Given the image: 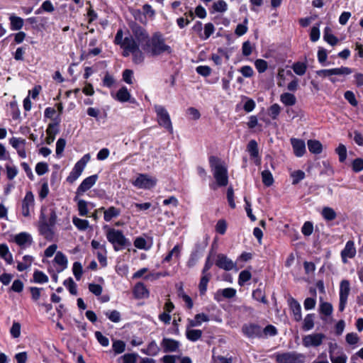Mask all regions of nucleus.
Here are the masks:
<instances>
[{
  "mask_svg": "<svg viewBox=\"0 0 363 363\" xmlns=\"http://www.w3.org/2000/svg\"><path fill=\"white\" fill-rule=\"evenodd\" d=\"M99 211H104V218L106 222L111 221L113 218H117L121 214V210L114 206H111L107 209L101 207Z\"/></svg>",
  "mask_w": 363,
  "mask_h": 363,
  "instance_id": "5701e85b",
  "label": "nucleus"
},
{
  "mask_svg": "<svg viewBox=\"0 0 363 363\" xmlns=\"http://www.w3.org/2000/svg\"><path fill=\"white\" fill-rule=\"evenodd\" d=\"M305 172L302 170H296L291 173L292 184L296 185L305 178Z\"/></svg>",
  "mask_w": 363,
  "mask_h": 363,
  "instance_id": "a19ab883",
  "label": "nucleus"
},
{
  "mask_svg": "<svg viewBox=\"0 0 363 363\" xmlns=\"http://www.w3.org/2000/svg\"><path fill=\"white\" fill-rule=\"evenodd\" d=\"M33 280L35 283L43 284L48 281V277L43 272L36 270L33 273Z\"/></svg>",
  "mask_w": 363,
  "mask_h": 363,
  "instance_id": "37998d69",
  "label": "nucleus"
},
{
  "mask_svg": "<svg viewBox=\"0 0 363 363\" xmlns=\"http://www.w3.org/2000/svg\"><path fill=\"white\" fill-rule=\"evenodd\" d=\"M321 214L324 219L328 221L335 220L337 216L335 211L330 207H324Z\"/></svg>",
  "mask_w": 363,
  "mask_h": 363,
  "instance_id": "4c0bfd02",
  "label": "nucleus"
},
{
  "mask_svg": "<svg viewBox=\"0 0 363 363\" xmlns=\"http://www.w3.org/2000/svg\"><path fill=\"white\" fill-rule=\"evenodd\" d=\"M106 229V236L109 242L113 245L115 251H118L130 245V242L123 235V232L107 225L104 226Z\"/></svg>",
  "mask_w": 363,
  "mask_h": 363,
  "instance_id": "7ed1b4c3",
  "label": "nucleus"
},
{
  "mask_svg": "<svg viewBox=\"0 0 363 363\" xmlns=\"http://www.w3.org/2000/svg\"><path fill=\"white\" fill-rule=\"evenodd\" d=\"M330 29L328 27H326L324 30V40L331 45H335L337 44L338 39L332 33H330Z\"/></svg>",
  "mask_w": 363,
  "mask_h": 363,
  "instance_id": "ea45409f",
  "label": "nucleus"
},
{
  "mask_svg": "<svg viewBox=\"0 0 363 363\" xmlns=\"http://www.w3.org/2000/svg\"><path fill=\"white\" fill-rule=\"evenodd\" d=\"M52 227V226L45 220L44 215L41 213L38 230L40 234L48 240H52L53 238L54 233Z\"/></svg>",
  "mask_w": 363,
  "mask_h": 363,
  "instance_id": "ddd939ff",
  "label": "nucleus"
},
{
  "mask_svg": "<svg viewBox=\"0 0 363 363\" xmlns=\"http://www.w3.org/2000/svg\"><path fill=\"white\" fill-rule=\"evenodd\" d=\"M10 333L13 337H18L21 335V324L19 323L14 322L11 328Z\"/></svg>",
  "mask_w": 363,
  "mask_h": 363,
  "instance_id": "69168bd1",
  "label": "nucleus"
},
{
  "mask_svg": "<svg viewBox=\"0 0 363 363\" xmlns=\"http://www.w3.org/2000/svg\"><path fill=\"white\" fill-rule=\"evenodd\" d=\"M308 148L312 154L318 155L322 152L323 145L317 140H308L307 142Z\"/></svg>",
  "mask_w": 363,
  "mask_h": 363,
  "instance_id": "a878e982",
  "label": "nucleus"
},
{
  "mask_svg": "<svg viewBox=\"0 0 363 363\" xmlns=\"http://www.w3.org/2000/svg\"><path fill=\"white\" fill-rule=\"evenodd\" d=\"M275 357L277 363H303L306 360L304 354L296 352L278 353Z\"/></svg>",
  "mask_w": 363,
  "mask_h": 363,
  "instance_id": "423d86ee",
  "label": "nucleus"
},
{
  "mask_svg": "<svg viewBox=\"0 0 363 363\" xmlns=\"http://www.w3.org/2000/svg\"><path fill=\"white\" fill-rule=\"evenodd\" d=\"M314 318L315 315L313 313H309L306 315L303 319L302 328L304 331H308L313 328L314 327Z\"/></svg>",
  "mask_w": 363,
  "mask_h": 363,
  "instance_id": "473e14b6",
  "label": "nucleus"
},
{
  "mask_svg": "<svg viewBox=\"0 0 363 363\" xmlns=\"http://www.w3.org/2000/svg\"><path fill=\"white\" fill-rule=\"evenodd\" d=\"M334 75H348L352 73V69L347 67L333 68Z\"/></svg>",
  "mask_w": 363,
  "mask_h": 363,
  "instance_id": "e2e57ef3",
  "label": "nucleus"
},
{
  "mask_svg": "<svg viewBox=\"0 0 363 363\" xmlns=\"http://www.w3.org/2000/svg\"><path fill=\"white\" fill-rule=\"evenodd\" d=\"M356 255V249L354 247V243L352 240L347 242L345 248L341 252V257L342 262L346 263L347 258H353Z\"/></svg>",
  "mask_w": 363,
  "mask_h": 363,
  "instance_id": "aec40b11",
  "label": "nucleus"
},
{
  "mask_svg": "<svg viewBox=\"0 0 363 363\" xmlns=\"http://www.w3.org/2000/svg\"><path fill=\"white\" fill-rule=\"evenodd\" d=\"M262 179L263 184L267 186H270L274 183V178L269 169H264L262 172Z\"/></svg>",
  "mask_w": 363,
  "mask_h": 363,
  "instance_id": "58836bf2",
  "label": "nucleus"
},
{
  "mask_svg": "<svg viewBox=\"0 0 363 363\" xmlns=\"http://www.w3.org/2000/svg\"><path fill=\"white\" fill-rule=\"evenodd\" d=\"M160 345L165 353L176 352L180 346L179 341L168 337H164Z\"/></svg>",
  "mask_w": 363,
  "mask_h": 363,
  "instance_id": "dca6fc26",
  "label": "nucleus"
},
{
  "mask_svg": "<svg viewBox=\"0 0 363 363\" xmlns=\"http://www.w3.org/2000/svg\"><path fill=\"white\" fill-rule=\"evenodd\" d=\"M280 101L285 106H294L296 103V98L293 94L285 92L281 94Z\"/></svg>",
  "mask_w": 363,
  "mask_h": 363,
  "instance_id": "c756f323",
  "label": "nucleus"
},
{
  "mask_svg": "<svg viewBox=\"0 0 363 363\" xmlns=\"http://www.w3.org/2000/svg\"><path fill=\"white\" fill-rule=\"evenodd\" d=\"M202 331L201 330L186 328V336L187 339L192 342H196L201 337Z\"/></svg>",
  "mask_w": 363,
  "mask_h": 363,
  "instance_id": "72a5a7b5",
  "label": "nucleus"
},
{
  "mask_svg": "<svg viewBox=\"0 0 363 363\" xmlns=\"http://www.w3.org/2000/svg\"><path fill=\"white\" fill-rule=\"evenodd\" d=\"M227 223L225 220H219L216 225V230L220 235H224L226 232Z\"/></svg>",
  "mask_w": 363,
  "mask_h": 363,
  "instance_id": "680f3d73",
  "label": "nucleus"
},
{
  "mask_svg": "<svg viewBox=\"0 0 363 363\" xmlns=\"http://www.w3.org/2000/svg\"><path fill=\"white\" fill-rule=\"evenodd\" d=\"M255 66L259 73L264 72L267 69V62L264 60L258 59L255 62Z\"/></svg>",
  "mask_w": 363,
  "mask_h": 363,
  "instance_id": "13d9d810",
  "label": "nucleus"
},
{
  "mask_svg": "<svg viewBox=\"0 0 363 363\" xmlns=\"http://www.w3.org/2000/svg\"><path fill=\"white\" fill-rule=\"evenodd\" d=\"M325 337V336L323 333H313L305 335L302 340L303 345L306 347H318L323 343Z\"/></svg>",
  "mask_w": 363,
  "mask_h": 363,
  "instance_id": "9b49d317",
  "label": "nucleus"
},
{
  "mask_svg": "<svg viewBox=\"0 0 363 363\" xmlns=\"http://www.w3.org/2000/svg\"><path fill=\"white\" fill-rule=\"evenodd\" d=\"M104 314L113 323H118L121 320V313L116 310L106 311Z\"/></svg>",
  "mask_w": 363,
  "mask_h": 363,
  "instance_id": "c03bdc74",
  "label": "nucleus"
},
{
  "mask_svg": "<svg viewBox=\"0 0 363 363\" xmlns=\"http://www.w3.org/2000/svg\"><path fill=\"white\" fill-rule=\"evenodd\" d=\"M90 155L86 154L75 164L72 172L67 178V181L69 183L72 184L80 177L86 164L90 160Z\"/></svg>",
  "mask_w": 363,
  "mask_h": 363,
  "instance_id": "0eeeda50",
  "label": "nucleus"
},
{
  "mask_svg": "<svg viewBox=\"0 0 363 363\" xmlns=\"http://www.w3.org/2000/svg\"><path fill=\"white\" fill-rule=\"evenodd\" d=\"M88 203L83 200L80 199L79 200L77 203V207L79 211V214L81 216H86L88 214V208H87Z\"/></svg>",
  "mask_w": 363,
  "mask_h": 363,
  "instance_id": "8fccbe9b",
  "label": "nucleus"
},
{
  "mask_svg": "<svg viewBox=\"0 0 363 363\" xmlns=\"http://www.w3.org/2000/svg\"><path fill=\"white\" fill-rule=\"evenodd\" d=\"M143 50L152 57L171 54L172 52V48L166 44L164 35L160 32L154 33L143 45Z\"/></svg>",
  "mask_w": 363,
  "mask_h": 363,
  "instance_id": "f257e3e1",
  "label": "nucleus"
},
{
  "mask_svg": "<svg viewBox=\"0 0 363 363\" xmlns=\"http://www.w3.org/2000/svg\"><path fill=\"white\" fill-rule=\"evenodd\" d=\"M336 152L339 155L340 162H343L347 157L346 147L342 144H340L338 147L336 148Z\"/></svg>",
  "mask_w": 363,
  "mask_h": 363,
  "instance_id": "6e6d98bb",
  "label": "nucleus"
},
{
  "mask_svg": "<svg viewBox=\"0 0 363 363\" xmlns=\"http://www.w3.org/2000/svg\"><path fill=\"white\" fill-rule=\"evenodd\" d=\"M14 241L20 247H26L31 245L33 238L29 233L23 232L15 235Z\"/></svg>",
  "mask_w": 363,
  "mask_h": 363,
  "instance_id": "412c9836",
  "label": "nucleus"
},
{
  "mask_svg": "<svg viewBox=\"0 0 363 363\" xmlns=\"http://www.w3.org/2000/svg\"><path fill=\"white\" fill-rule=\"evenodd\" d=\"M292 69L297 75L302 76L306 73L307 66L303 62H298L293 65Z\"/></svg>",
  "mask_w": 363,
  "mask_h": 363,
  "instance_id": "79ce46f5",
  "label": "nucleus"
},
{
  "mask_svg": "<svg viewBox=\"0 0 363 363\" xmlns=\"http://www.w3.org/2000/svg\"><path fill=\"white\" fill-rule=\"evenodd\" d=\"M216 265L220 269L230 271L236 266L232 259L223 254H218L216 261Z\"/></svg>",
  "mask_w": 363,
  "mask_h": 363,
  "instance_id": "4468645a",
  "label": "nucleus"
},
{
  "mask_svg": "<svg viewBox=\"0 0 363 363\" xmlns=\"http://www.w3.org/2000/svg\"><path fill=\"white\" fill-rule=\"evenodd\" d=\"M160 347L155 341H152L149 343L146 349L142 350V352L150 356H156L160 352Z\"/></svg>",
  "mask_w": 363,
  "mask_h": 363,
  "instance_id": "2f4dec72",
  "label": "nucleus"
},
{
  "mask_svg": "<svg viewBox=\"0 0 363 363\" xmlns=\"http://www.w3.org/2000/svg\"><path fill=\"white\" fill-rule=\"evenodd\" d=\"M211 277V274H202V277L199 284V293L201 296L206 294L208 283L209 282Z\"/></svg>",
  "mask_w": 363,
  "mask_h": 363,
  "instance_id": "c85d7f7f",
  "label": "nucleus"
},
{
  "mask_svg": "<svg viewBox=\"0 0 363 363\" xmlns=\"http://www.w3.org/2000/svg\"><path fill=\"white\" fill-rule=\"evenodd\" d=\"M243 334L249 338L261 337L262 330L260 326L256 324H245L242 328Z\"/></svg>",
  "mask_w": 363,
  "mask_h": 363,
  "instance_id": "f8f14e48",
  "label": "nucleus"
},
{
  "mask_svg": "<svg viewBox=\"0 0 363 363\" xmlns=\"http://www.w3.org/2000/svg\"><path fill=\"white\" fill-rule=\"evenodd\" d=\"M252 277V274L248 270L242 271L238 277V284L240 286H243L245 282L249 281Z\"/></svg>",
  "mask_w": 363,
  "mask_h": 363,
  "instance_id": "3c124183",
  "label": "nucleus"
},
{
  "mask_svg": "<svg viewBox=\"0 0 363 363\" xmlns=\"http://www.w3.org/2000/svg\"><path fill=\"white\" fill-rule=\"evenodd\" d=\"M72 223L79 230H86L89 227V223L87 220L81 219L77 217L72 218Z\"/></svg>",
  "mask_w": 363,
  "mask_h": 363,
  "instance_id": "c9c22d12",
  "label": "nucleus"
},
{
  "mask_svg": "<svg viewBox=\"0 0 363 363\" xmlns=\"http://www.w3.org/2000/svg\"><path fill=\"white\" fill-rule=\"evenodd\" d=\"M247 23H248L247 19L245 18L242 23H240L236 26V28L235 30V33L238 36H242L247 33V29H248L247 26Z\"/></svg>",
  "mask_w": 363,
  "mask_h": 363,
  "instance_id": "a18cd8bd",
  "label": "nucleus"
},
{
  "mask_svg": "<svg viewBox=\"0 0 363 363\" xmlns=\"http://www.w3.org/2000/svg\"><path fill=\"white\" fill-rule=\"evenodd\" d=\"M209 164L216 183L220 186H225L228 183V169L225 163L215 156L209 157Z\"/></svg>",
  "mask_w": 363,
  "mask_h": 363,
  "instance_id": "f03ea898",
  "label": "nucleus"
},
{
  "mask_svg": "<svg viewBox=\"0 0 363 363\" xmlns=\"http://www.w3.org/2000/svg\"><path fill=\"white\" fill-rule=\"evenodd\" d=\"M157 184V179L146 174H140L133 182V186L139 189H150Z\"/></svg>",
  "mask_w": 363,
  "mask_h": 363,
  "instance_id": "6e6552de",
  "label": "nucleus"
},
{
  "mask_svg": "<svg viewBox=\"0 0 363 363\" xmlns=\"http://www.w3.org/2000/svg\"><path fill=\"white\" fill-rule=\"evenodd\" d=\"M116 98L121 102H126L129 101L130 94L128 89L125 86H123L117 91Z\"/></svg>",
  "mask_w": 363,
  "mask_h": 363,
  "instance_id": "f704fd0d",
  "label": "nucleus"
},
{
  "mask_svg": "<svg viewBox=\"0 0 363 363\" xmlns=\"http://www.w3.org/2000/svg\"><path fill=\"white\" fill-rule=\"evenodd\" d=\"M54 262L57 265L56 269L58 273L62 272L67 267V257L60 251L57 252L54 258Z\"/></svg>",
  "mask_w": 363,
  "mask_h": 363,
  "instance_id": "4be33fe9",
  "label": "nucleus"
},
{
  "mask_svg": "<svg viewBox=\"0 0 363 363\" xmlns=\"http://www.w3.org/2000/svg\"><path fill=\"white\" fill-rule=\"evenodd\" d=\"M133 294L136 298H145L149 296V291L143 283L135 284Z\"/></svg>",
  "mask_w": 363,
  "mask_h": 363,
  "instance_id": "b1692460",
  "label": "nucleus"
},
{
  "mask_svg": "<svg viewBox=\"0 0 363 363\" xmlns=\"http://www.w3.org/2000/svg\"><path fill=\"white\" fill-rule=\"evenodd\" d=\"M9 20L11 29L12 30H19L23 28L24 21L22 18L13 14L10 16Z\"/></svg>",
  "mask_w": 363,
  "mask_h": 363,
  "instance_id": "bb28decb",
  "label": "nucleus"
},
{
  "mask_svg": "<svg viewBox=\"0 0 363 363\" xmlns=\"http://www.w3.org/2000/svg\"><path fill=\"white\" fill-rule=\"evenodd\" d=\"M48 137L46 138V143L50 145L55 138V135L58 133L57 123H50L46 130Z\"/></svg>",
  "mask_w": 363,
  "mask_h": 363,
  "instance_id": "393cba45",
  "label": "nucleus"
},
{
  "mask_svg": "<svg viewBox=\"0 0 363 363\" xmlns=\"http://www.w3.org/2000/svg\"><path fill=\"white\" fill-rule=\"evenodd\" d=\"M128 26L132 33L129 37H133V40L138 44V47L141 45L143 48L150 38L147 31L145 28L138 24L135 21H130L128 23Z\"/></svg>",
  "mask_w": 363,
  "mask_h": 363,
  "instance_id": "20e7f679",
  "label": "nucleus"
},
{
  "mask_svg": "<svg viewBox=\"0 0 363 363\" xmlns=\"http://www.w3.org/2000/svg\"><path fill=\"white\" fill-rule=\"evenodd\" d=\"M350 291V285L349 281L344 279L340 285V303L339 311L342 312L346 306L347 298Z\"/></svg>",
  "mask_w": 363,
  "mask_h": 363,
  "instance_id": "9d476101",
  "label": "nucleus"
},
{
  "mask_svg": "<svg viewBox=\"0 0 363 363\" xmlns=\"http://www.w3.org/2000/svg\"><path fill=\"white\" fill-rule=\"evenodd\" d=\"M72 271L76 279L78 281L80 280L83 273L82 264L79 262H74Z\"/></svg>",
  "mask_w": 363,
  "mask_h": 363,
  "instance_id": "864d4df0",
  "label": "nucleus"
},
{
  "mask_svg": "<svg viewBox=\"0 0 363 363\" xmlns=\"http://www.w3.org/2000/svg\"><path fill=\"white\" fill-rule=\"evenodd\" d=\"M290 310L292 311L294 319L296 322L302 320L301 306L300 303L293 297H289L287 300Z\"/></svg>",
  "mask_w": 363,
  "mask_h": 363,
  "instance_id": "2eb2a0df",
  "label": "nucleus"
},
{
  "mask_svg": "<svg viewBox=\"0 0 363 363\" xmlns=\"http://www.w3.org/2000/svg\"><path fill=\"white\" fill-rule=\"evenodd\" d=\"M126 48L133 54V61L135 64H141L145 60L144 53L140 50L138 44H137L133 39H128L126 40Z\"/></svg>",
  "mask_w": 363,
  "mask_h": 363,
  "instance_id": "1a4fd4ad",
  "label": "nucleus"
},
{
  "mask_svg": "<svg viewBox=\"0 0 363 363\" xmlns=\"http://www.w3.org/2000/svg\"><path fill=\"white\" fill-rule=\"evenodd\" d=\"M252 297L255 300L260 301L263 303H267V300L266 298L265 295L263 294L262 291L261 289H256L254 290L252 292Z\"/></svg>",
  "mask_w": 363,
  "mask_h": 363,
  "instance_id": "4d7b16f0",
  "label": "nucleus"
},
{
  "mask_svg": "<svg viewBox=\"0 0 363 363\" xmlns=\"http://www.w3.org/2000/svg\"><path fill=\"white\" fill-rule=\"evenodd\" d=\"M34 205V196L31 191H28L22 201V214L24 217L30 216V208Z\"/></svg>",
  "mask_w": 363,
  "mask_h": 363,
  "instance_id": "a211bd4d",
  "label": "nucleus"
},
{
  "mask_svg": "<svg viewBox=\"0 0 363 363\" xmlns=\"http://www.w3.org/2000/svg\"><path fill=\"white\" fill-rule=\"evenodd\" d=\"M215 30V27L213 23H208L204 26V33L203 36L202 35H200V38L206 40L208 39L213 33Z\"/></svg>",
  "mask_w": 363,
  "mask_h": 363,
  "instance_id": "49530a36",
  "label": "nucleus"
},
{
  "mask_svg": "<svg viewBox=\"0 0 363 363\" xmlns=\"http://www.w3.org/2000/svg\"><path fill=\"white\" fill-rule=\"evenodd\" d=\"M219 295L223 296L225 298H232L236 295V290L233 288H226L218 291L215 295V298L218 301H220Z\"/></svg>",
  "mask_w": 363,
  "mask_h": 363,
  "instance_id": "cd10ccee",
  "label": "nucleus"
},
{
  "mask_svg": "<svg viewBox=\"0 0 363 363\" xmlns=\"http://www.w3.org/2000/svg\"><path fill=\"white\" fill-rule=\"evenodd\" d=\"M98 179L97 174H94L84 179L77 189V194H82L90 189Z\"/></svg>",
  "mask_w": 363,
  "mask_h": 363,
  "instance_id": "f3484780",
  "label": "nucleus"
},
{
  "mask_svg": "<svg viewBox=\"0 0 363 363\" xmlns=\"http://www.w3.org/2000/svg\"><path fill=\"white\" fill-rule=\"evenodd\" d=\"M48 170V165L46 162H38L35 166V172L40 176L45 174Z\"/></svg>",
  "mask_w": 363,
  "mask_h": 363,
  "instance_id": "bf43d9fd",
  "label": "nucleus"
},
{
  "mask_svg": "<svg viewBox=\"0 0 363 363\" xmlns=\"http://www.w3.org/2000/svg\"><path fill=\"white\" fill-rule=\"evenodd\" d=\"M352 169L355 172L363 170V160L361 158L355 159L352 162Z\"/></svg>",
  "mask_w": 363,
  "mask_h": 363,
  "instance_id": "774afa93",
  "label": "nucleus"
},
{
  "mask_svg": "<svg viewBox=\"0 0 363 363\" xmlns=\"http://www.w3.org/2000/svg\"><path fill=\"white\" fill-rule=\"evenodd\" d=\"M9 143L11 146L15 148L16 150L22 148L23 146L26 144V140L20 138H12L9 140Z\"/></svg>",
  "mask_w": 363,
  "mask_h": 363,
  "instance_id": "603ef678",
  "label": "nucleus"
},
{
  "mask_svg": "<svg viewBox=\"0 0 363 363\" xmlns=\"http://www.w3.org/2000/svg\"><path fill=\"white\" fill-rule=\"evenodd\" d=\"M313 225L312 223L307 221L306 222L302 228L301 232L304 235L309 236L313 233Z\"/></svg>",
  "mask_w": 363,
  "mask_h": 363,
  "instance_id": "338daca9",
  "label": "nucleus"
},
{
  "mask_svg": "<svg viewBox=\"0 0 363 363\" xmlns=\"http://www.w3.org/2000/svg\"><path fill=\"white\" fill-rule=\"evenodd\" d=\"M294 155L298 157H302L306 152V144L303 140L292 138L290 140Z\"/></svg>",
  "mask_w": 363,
  "mask_h": 363,
  "instance_id": "6ab92c4d",
  "label": "nucleus"
},
{
  "mask_svg": "<svg viewBox=\"0 0 363 363\" xmlns=\"http://www.w3.org/2000/svg\"><path fill=\"white\" fill-rule=\"evenodd\" d=\"M154 109L157 115V121L158 124L167 129L170 133H172V123L167 109L163 106L157 104L154 106Z\"/></svg>",
  "mask_w": 363,
  "mask_h": 363,
  "instance_id": "39448f33",
  "label": "nucleus"
},
{
  "mask_svg": "<svg viewBox=\"0 0 363 363\" xmlns=\"http://www.w3.org/2000/svg\"><path fill=\"white\" fill-rule=\"evenodd\" d=\"M138 354L135 353L125 354L121 359H123V363H136Z\"/></svg>",
  "mask_w": 363,
  "mask_h": 363,
  "instance_id": "0e129e2a",
  "label": "nucleus"
},
{
  "mask_svg": "<svg viewBox=\"0 0 363 363\" xmlns=\"http://www.w3.org/2000/svg\"><path fill=\"white\" fill-rule=\"evenodd\" d=\"M247 150L251 157H257L259 155L257 143L255 140H251L247 144Z\"/></svg>",
  "mask_w": 363,
  "mask_h": 363,
  "instance_id": "e433bc0d",
  "label": "nucleus"
},
{
  "mask_svg": "<svg viewBox=\"0 0 363 363\" xmlns=\"http://www.w3.org/2000/svg\"><path fill=\"white\" fill-rule=\"evenodd\" d=\"M345 99L353 106H357L358 101H357L354 94L351 91H347L344 94Z\"/></svg>",
  "mask_w": 363,
  "mask_h": 363,
  "instance_id": "052dcab7",
  "label": "nucleus"
},
{
  "mask_svg": "<svg viewBox=\"0 0 363 363\" xmlns=\"http://www.w3.org/2000/svg\"><path fill=\"white\" fill-rule=\"evenodd\" d=\"M0 256L9 264H11L13 263L12 255L9 252V247L6 244L0 245Z\"/></svg>",
  "mask_w": 363,
  "mask_h": 363,
  "instance_id": "7c9ffc66",
  "label": "nucleus"
},
{
  "mask_svg": "<svg viewBox=\"0 0 363 363\" xmlns=\"http://www.w3.org/2000/svg\"><path fill=\"white\" fill-rule=\"evenodd\" d=\"M63 284L68 289L71 294L76 295L77 294V284L72 278L65 280Z\"/></svg>",
  "mask_w": 363,
  "mask_h": 363,
  "instance_id": "09e8293b",
  "label": "nucleus"
},
{
  "mask_svg": "<svg viewBox=\"0 0 363 363\" xmlns=\"http://www.w3.org/2000/svg\"><path fill=\"white\" fill-rule=\"evenodd\" d=\"M333 308L331 303L328 302H323L320 305V311L325 315H330L333 313Z\"/></svg>",
  "mask_w": 363,
  "mask_h": 363,
  "instance_id": "de8ad7c7",
  "label": "nucleus"
},
{
  "mask_svg": "<svg viewBox=\"0 0 363 363\" xmlns=\"http://www.w3.org/2000/svg\"><path fill=\"white\" fill-rule=\"evenodd\" d=\"M112 347L116 354H121L125 351V344L122 340H116L113 342Z\"/></svg>",
  "mask_w": 363,
  "mask_h": 363,
  "instance_id": "5fc2aeb1",
  "label": "nucleus"
}]
</instances>
